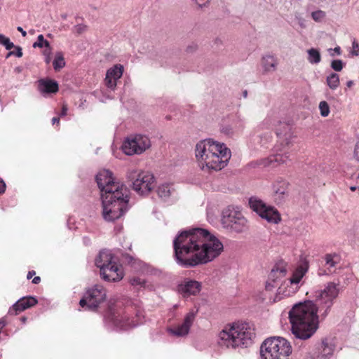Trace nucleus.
<instances>
[{"instance_id":"47","label":"nucleus","mask_w":359,"mask_h":359,"mask_svg":"<svg viewBox=\"0 0 359 359\" xmlns=\"http://www.w3.org/2000/svg\"><path fill=\"white\" fill-rule=\"evenodd\" d=\"M52 123H53V125L55 124V123L59 125V123H60V118H58V117H53L52 118Z\"/></svg>"},{"instance_id":"32","label":"nucleus","mask_w":359,"mask_h":359,"mask_svg":"<svg viewBox=\"0 0 359 359\" xmlns=\"http://www.w3.org/2000/svg\"><path fill=\"white\" fill-rule=\"evenodd\" d=\"M33 46L35 47H46V48H50V43L46 40L42 34H40L38 36L37 41H36Z\"/></svg>"},{"instance_id":"2","label":"nucleus","mask_w":359,"mask_h":359,"mask_svg":"<svg viewBox=\"0 0 359 359\" xmlns=\"http://www.w3.org/2000/svg\"><path fill=\"white\" fill-rule=\"evenodd\" d=\"M96 182L101 191L103 217L107 221L120 218L128 210L129 189L116 181L108 170L100 171L96 175Z\"/></svg>"},{"instance_id":"52","label":"nucleus","mask_w":359,"mask_h":359,"mask_svg":"<svg viewBox=\"0 0 359 359\" xmlns=\"http://www.w3.org/2000/svg\"><path fill=\"white\" fill-rule=\"evenodd\" d=\"M49 50H50V51L51 52V48H50H50H46V49L44 50V55H46V56H47V55H48V51H49Z\"/></svg>"},{"instance_id":"23","label":"nucleus","mask_w":359,"mask_h":359,"mask_svg":"<svg viewBox=\"0 0 359 359\" xmlns=\"http://www.w3.org/2000/svg\"><path fill=\"white\" fill-rule=\"evenodd\" d=\"M287 264L284 262L277 263L269 274V280L276 283L278 279L285 277L287 272Z\"/></svg>"},{"instance_id":"12","label":"nucleus","mask_w":359,"mask_h":359,"mask_svg":"<svg viewBox=\"0 0 359 359\" xmlns=\"http://www.w3.org/2000/svg\"><path fill=\"white\" fill-rule=\"evenodd\" d=\"M222 223L225 228L236 233L248 229V221L242 212L232 206H229L222 212Z\"/></svg>"},{"instance_id":"51","label":"nucleus","mask_w":359,"mask_h":359,"mask_svg":"<svg viewBox=\"0 0 359 359\" xmlns=\"http://www.w3.org/2000/svg\"><path fill=\"white\" fill-rule=\"evenodd\" d=\"M354 84L353 81H348L347 83H346V86L347 88H351L353 86V85Z\"/></svg>"},{"instance_id":"30","label":"nucleus","mask_w":359,"mask_h":359,"mask_svg":"<svg viewBox=\"0 0 359 359\" xmlns=\"http://www.w3.org/2000/svg\"><path fill=\"white\" fill-rule=\"evenodd\" d=\"M53 65L55 71H59L65 67V62L62 53L58 52L56 53Z\"/></svg>"},{"instance_id":"39","label":"nucleus","mask_w":359,"mask_h":359,"mask_svg":"<svg viewBox=\"0 0 359 359\" xmlns=\"http://www.w3.org/2000/svg\"><path fill=\"white\" fill-rule=\"evenodd\" d=\"M11 55H15L18 57H21L22 56V52L21 48L17 47L15 50L9 52L7 55V57Z\"/></svg>"},{"instance_id":"48","label":"nucleus","mask_w":359,"mask_h":359,"mask_svg":"<svg viewBox=\"0 0 359 359\" xmlns=\"http://www.w3.org/2000/svg\"><path fill=\"white\" fill-rule=\"evenodd\" d=\"M17 29H18V31H19L22 33V35L23 36H25L27 35V32L25 30H23V29L21 27H18L17 28Z\"/></svg>"},{"instance_id":"54","label":"nucleus","mask_w":359,"mask_h":359,"mask_svg":"<svg viewBox=\"0 0 359 359\" xmlns=\"http://www.w3.org/2000/svg\"><path fill=\"white\" fill-rule=\"evenodd\" d=\"M351 190L353 191H355L356 190V187H351Z\"/></svg>"},{"instance_id":"13","label":"nucleus","mask_w":359,"mask_h":359,"mask_svg":"<svg viewBox=\"0 0 359 359\" xmlns=\"http://www.w3.org/2000/svg\"><path fill=\"white\" fill-rule=\"evenodd\" d=\"M106 297L107 292L104 287L100 285H95L86 290L79 302V305L85 309L95 311L105 301Z\"/></svg>"},{"instance_id":"25","label":"nucleus","mask_w":359,"mask_h":359,"mask_svg":"<svg viewBox=\"0 0 359 359\" xmlns=\"http://www.w3.org/2000/svg\"><path fill=\"white\" fill-rule=\"evenodd\" d=\"M39 89L42 93H56L58 90V83L52 79H40L39 81Z\"/></svg>"},{"instance_id":"11","label":"nucleus","mask_w":359,"mask_h":359,"mask_svg":"<svg viewBox=\"0 0 359 359\" xmlns=\"http://www.w3.org/2000/svg\"><path fill=\"white\" fill-rule=\"evenodd\" d=\"M128 178L133 184V189L140 195H147L154 188V176L145 171L132 170L128 173Z\"/></svg>"},{"instance_id":"37","label":"nucleus","mask_w":359,"mask_h":359,"mask_svg":"<svg viewBox=\"0 0 359 359\" xmlns=\"http://www.w3.org/2000/svg\"><path fill=\"white\" fill-rule=\"evenodd\" d=\"M352 50L351 53L354 56L359 55V43L355 39H353L352 42Z\"/></svg>"},{"instance_id":"31","label":"nucleus","mask_w":359,"mask_h":359,"mask_svg":"<svg viewBox=\"0 0 359 359\" xmlns=\"http://www.w3.org/2000/svg\"><path fill=\"white\" fill-rule=\"evenodd\" d=\"M334 351V346L331 344H329L326 341H323L322 342V351L321 355L323 357H328L332 355Z\"/></svg>"},{"instance_id":"5","label":"nucleus","mask_w":359,"mask_h":359,"mask_svg":"<svg viewBox=\"0 0 359 359\" xmlns=\"http://www.w3.org/2000/svg\"><path fill=\"white\" fill-rule=\"evenodd\" d=\"M109 316L115 325L123 330L135 327L144 321V311L138 302L129 299L109 302Z\"/></svg>"},{"instance_id":"35","label":"nucleus","mask_w":359,"mask_h":359,"mask_svg":"<svg viewBox=\"0 0 359 359\" xmlns=\"http://www.w3.org/2000/svg\"><path fill=\"white\" fill-rule=\"evenodd\" d=\"M312 18L316 21L320 22L325 17V13L323 11H316L311 13Z\"/></svg>"},{"instance_id":"17","label":"nucleus","mask_w":359,"mask_h":359,"mask_svg":"<svg viewBox=\"0 0 359 359\" xmlns=\"http://www.w3.org/2000/svg\"><path fill=\"white\" fill-rule=\"evenodd\" d=\"M38 300L32 296H26L17 301L8 310V314L17 316L25 310L34 306Z\"/></svg>"},{"instance_id":"50","label":"nucleus","mask_w":359,"mask_h":359,"mask_svg":"<svg viewBox=\"0 0 359 359\" xmlns=\"http://www.w3.org/2000/svg\"><path fill=\"white\" fill-rule=\"evenodd\" d=\"M45 61H46V63H49L50 61V50L48 51V55H47L46 57Z\"/></svg>"},{"instance_id":"19","label":"nucleus","mask_w":359,"mask_h":359,"mask_svg":"<svg viewBox=\"0 0 359 359\" xmlns=\"http://www.w3.org/2000/svg\"><path fill=\"white\" fill-rule=\"evenodd\" d=\"M123 72V67L121 65H114L108 69L104 79L106 86L111 89H114L116 86V81L122 76Z\"/></svg>"},{"instance_id":"28","label":"nucleus","mask_w":359,"mask_h":359,"mask_svg":"<svg viewBox=\"0 0 359 359\" xmlns=\"http://www.w3.org/2000/svg\"><path fill=\"white\" fill-rule=\"evenodd\" d=\"M172 191L171 184H163L158 186L157 189V194L161 198H166L170 196Z\"/></svg>"},{"instance_id":"29","label":"nucleus","mask_w":359,"mask_h":359,"mask_svg":"<svg viewBox=\"0 0 359 359\" xmlns=\"http://www.w3.org/2000/svg\"><path fill=\"white\" fill-rule=\"evenodd\" d=\"M326 82L332 90H336L340 83L339 76L336 73H332L327 77Z\"/></svg>"},{"instance_id":"8","label":"nucleus","mask_w":359,"mask_h":359,"mask_svg":"<svg viewBox=\"0 0 359 359\" xmlns=\"http://www.w3.org/2000/svg\"><path fill=\"white\" fill-rule=\"evenodd\" d=\"M260 353L262 359H289L292 346L283 337H270L262 343Z\"/></svg>"},{"instance_id":"27","label":"nucleus","mask_w":359,"mask_h":359,"mask_svg":"<svg viewBox=\"0 0 359 359\" xmlns=\"http://www.w3.org/2000/svg\"><path fill=\"white\" fill-rule=\"evenodd\" d=\"M308 61L311 64H318L321 60L320 53L318 50L316 48H310L307 50Z\"/></svg>"},{"instance_id":"46","label":"nucleus","mask_w":359,"mask_h":359,"mask_svg":"<svg viewBox=\"0 0 359 359\" xmlns=\"http://www.w3.org/2000/svg\"><path fill=\"white\" fill-rule=\"evenodd\" d=\"M41 282V278L39 276H35L32 280V283L39 284Z\"/></svg>"},{"instance_id":"18","label":"nucleus","mask_w":359,"mask_h":359,"mask_svg":"<svg viewBox=\"0 0 359 359\" xmlns=\"http://www.w3.org/2000/svg\"><path fill=\"white\" fill-rule=\"evenodd\" d=\"M201 290L200 282L194 280H184L178 285L179 292L184 297L196 295Z\"/></svg>"},{"instance_id":"34","label":"nucleus","mask_w":359,"mask_h":359,"mask_svg":"<svg viewBox=\"0 0 359 359\" xmlns=\"http://www.w3.org/2000/svg\"><path fill=\"white\" fill-rule=\"evenodd\" d=\"M0 44L4 45L7 50H11L14 47L13 43L11 42L8 37L1 34H0Z\"/></svg>"},{"instance_id":"45","label":"nucleus","mask_w":359,"mask_h":359,"mask_svg":"<svg viewBox=\"0 0 359 359\" xmlns=\"http://www.w3.org/2000/svg\"><path fill=\"white\" fill-rule=\"evenodd\" d=\"M36 274V271H29L27 275V279H31L34 275Z\"/></svg>"},{"instance_id":"20","label":"nucleus","mask_w":359,"mask_h":359,"mask_svg":"<svg viewBox=\"0 0 359 359\" xmlns=\"http://www.w3.org/2000/svg\"><path fill=\"white\" fill-rule=\"evenodd\" d=\"M290 282L287 279L284 280L278 288L277 292L273 299V302H276L283 298L289 297L294 294L299 290L297 286L290 284Z\"/></svg>"},{"instance_id":"22","label":"nucleus","mask_w":359,"mask_h":359,"mask_svg":"<svg viewBox=\"0 0 359 359\" xmlns=\"http://www.w3.org/2000/svg\"><path fill=\"white\" fill-rule=\"evenodd\" d=\"M289 182L281 177L278 178L272 186L273 193L276 199H282L287 195Z\"/></svg>"},{"instance_id":"3","label":"nucleus","mask_w":359,"mask_h":359,"mask_svg":"<svg viewBox=\"0 0 359 359\" xmlns=\"http://www.w3.org/2000/svg\"><path fill=\"white\" fill-rule=\"evenodd\" d=\"M195 156L198 167L205 172H217L224 168L231 158V150L224 144L211 139L196 145Z\"/></svg>"},{"instance_id":"14","label":"nucleus","mask_w":359,"mask_h":359,"mask_svg":"<svg viewBox=\"0 0 359 359\" xmlns=\"http://www.w3.org/2000/svg\"><path fill=\"white\" fill-rule=\"evenodd\" d=\"M249 205L253 211L268 222L276 224L281 221V215L278 210L273 206L266 205L262 201L250 198Z\"/></svg>"},{"instance_id":"6","label":"nucleus","mask_w":359,"mask_h":359,"mask_svg":"<svg viewBox=\"0 0 359 359\" xmlns=\"http://www.w3.org/2000/svg\"><path fill=\"white\" fill-rule=\"evenodd\" d=\"M255 337L254 326L249 323L238 322L226 325L218 334V343L227 348L248 346Z\"/></svg>"},{"instance_id":"38","label":"nucleus","mask_w":359,"mask_h":359,"mask_svg":"<svg viewBox=\"0 0 359 359\" xmlns=\"http://www.w3.org/2000/svg\"><path fill=\"white\" fill-rule=\"evenodd\" d=\"M74 29L77 34H80L86 31L87 26L83 24H79L74 27Z\"/></svg>"},{"instance_id":"40","label":"nucleus","mask_w":359,"mask_h":359,"mask_svg":"<svg viewBox=\"0 0 359 359\" xmlns=\"http://www.w3.org/2000/svg\"><path fill=\"white\" fill-rule=\"evenodd\" d=\"M276 287V283H273L272 280H270L268 278V280L266 283L265 289L266 291H271Z\"/></svg>"},{"instance_id":"49","label":"nucleus","mask_w":359,"mask_h":359,"mask_svg":"<svg viewBox=\"0 0 359 359\" xmlns=\"http://www.w3.org/2000/svg\"><path fill=\"white\" fill-rule=\"evenodd\" d=\"M334 51L337 54V55H340L341 54V48L339 46H337V47H335L334 49Z\"/></svg>"},{"instance_id":"21","label":"nucleus","mask_w":359,"mask_h":359,"mask_svg":"<svg viewBox=\"0 0 359 359\" xmlns=\"http://www.w3.org/2000/svg\"><path fill=\"white\" fill-rule=\"evenodd\" d=\"M325 264L323 268L319 269L318 274L319 276L330 275L335 271L336 265L338 263V257L335 254H327L325 257Z\"/></svg>"},{"instance_id":"43","label":"nucleus","mask_w":359,"mask_h":359,"mask_svg":"<svg viewBox=\"0 0 359 359\" xmlns=\"http://www.w3.org/2000/svg\"><path fill=\"white\" fill-rule=\"evenodd\" d=\"M354 155L357 161H359V142L355 144Z\"/></svg>"},{"instance_id":"9","label":"nucleus","mask_w":359,"mask_h":359,"mask_svg":"<svg viewBox=\"0 0 359 359\" xmlns=\"http://www.w3.org/2000/svg\"><path fill=\"white\" fill-rule=\"evenodd\" d=\"M103 279L107 281H118L123 277L122 266L117 264L114 257L109 250H102L95 259Z\"/></svg>"},{"instance_id":"4","label":"nucleus","mask_w":359,"mask_h":359,"mask_svg":"<svg viewBox=\"0 0 359 359\" xmlns=\"http://www.w3.org/2000/svg\"><path fill=\"white\" fill-rule=\"evenodd\" d=\"M318 312L313 301L294 305L288 313L292 333L301 339L310 338L318 329Z\"/></svg>"},{"instance_id":"1","label":"nucleus","mask_w":359,"mask_h":359,"mask_svg":"<svg viewBox=\"0 0 359 359\" xmlns=\"http://www.w3.org/2000/svg\"><path fill=\"white\" fill-rule=\"evenodd\" d=\"M177 263L185 268L205 264L214 260L224 249L222 243L203 229L182 231L173 241Z\"/></svg>"},{"instance_id":"15","label":"nucleus","mask_w":359,"mask_h":359,"mask_svg":"<svg viewBox=\"0 0 359 359\" xmlns=\"http://www.w3.org/2000/svg\"><path fill=\"white\" fill-rule=\"evenodd\" d=\"M151 146L147 136L134 135L128 137L122 145L123 151L127 155L140 154Z\"/></svg>"},{"instance_id":"26","label":"nucleus","mask_w":359,"mask_h":359,"mask_svg":"<svg viewBox=\"0 0 359 359\" xmlns=\"http://www.w3.org/2000/svg\"><path fill=\"white\" fill-rule=\"evenodd\" d=\"M262 65L265 72H273L276 69L277 60L271 55L263 57Z\"/></svg>"},{"instance_id":"41","label":"nucleus","mask_w":359,"mask_h":359,"mask_svg":"<svg viewBox=\"0 0 359 359\" xmlns=\"http://www.w3.org/2000/svg\"><path fill=\"white\" fill-rule=\"evenodd\" d=\"M130 283L133 285H142L144 282L140 278L134 277L130 279Z\"/></svg>"},{"instance_id":"10","label":"nucleus","mask_w":359,"mask_h":359,"mask_svg":"<svg viewBox=\"0 0 359 359\" xmlns=\"http://www.w3.org/2000/svg\"><path fill=\"white\" fill-rule=\"evenodd\" d=\"M339 294V285L333 282L328 283L323 290L316 292L315 304L322 316H327Z\"/></svg>"},{"instance_id":"24","label":"nucleus","mask_w":359,"mask_h":359,"mask_svg":"<svg viewBox=\"0 0 359 359\" xmlns=\"http://www.w3.org/2000/svg\"><path fill=\"white\" fill-rule=\"evenodd\" d=\"M308 270L307 265L299 266L292 273V276L287 279L293 286H297V288L299 290L300 282L303 277L305 276Z\"/></svg>"},{"instance_id":"16","label":"nucleus","mask_w":359,"mask_h":359,"mask_svg":"<svg viewBox=\"0 0 359 359\" xmlns=\"http://www.w3.org/2000/svg\"><path fill=\"white\" fill-rule=\"evenodd\" d=\"M196 315L194 312L188 313L182 322V324L177 325L173 327H169L168 329V332L177 337H184L187 335L189 332V330L191 326L192 325Z\"/></svg>"},{"instance_id":"33","label":"nucleus","mask_w":359,"mask_h":359,"mask_svg":"<svg viewBox=\"0 0 359 359\" xmlns=\"http://www.w3.org/2000/svg\"><path fill=\"white\" fill-rule=\"evenodd\" d=\"M319 109L320 111V115L323 117L327 116L330 114V107L325 101H321L320 102Z\"/></svg>"},{"instance_id":"53","label":"nucleus","mask_w":359,"mask_h":359,"mask_svg":"<svg viewBox=\"0 0 359 359\" xmlns=\"http://www.w3.org/2000/svg\"><path fill=\"white\" fill-rule=\"evenodd\" d=\"M20 320H21L22 323H25L26 322V320H27V318H26V317H25V316L21 317V318H20Z\"/></svg>"},{"instance_id":"42","label":"nucleus","mask_w":359,"mask_h":359,"mask_svg":"<svg viewBox=\"0 0 359 359\" xmlns=\"http://www.w3.org/2000/svg\"><path fill=\"white\" fill-rule=\"evenodd\" d=\"M67 110H68V108H67V104H62V109H61V112L60 114V116H65L67 115Z\"/></svg>"},{"instance_id":"7","label":"nucleus","mask_w":359,"mask_h":359,"mask_svg":"<svg viewBox=\"0 0 359 359\" xmlns=\"http://www.w3.org/2000/svg\"><path fill=\"white\" fill-rule=\"evenodd\" d=\"M280 128H276V135L279 140L273 148V154L263 160L264 166H276L287 162L290 157V149L292 146L290 126L285 123H280Z\"/></svg>"},{"instance_id":"55","label":"nucleus","mask_w":359,"mask_h":359,"mask_svg":"<svg viewBox=\"0 0 359 359\" xmlns=\"http://www.w3.org/2000/svg\"><path fill=\"white\" fill-rule=\"evenodd\" d=\"M244 96H245V97H246V96H247V92H246V91H245V92H244Z\"/></svg>"},{"instance_id":"36","label":"nucleus","mask_w":359,"mask_h":359,"mask_svg":"<svg viewBox=\"0 0 359 359\" xmlns=\"http://www.w3.org/2000/svg\"><path fill=\"white\" fill-rule=\"evenodd\" d=\"M331 67L334 71L340 72L344 67V64L341 60H334L331 62Z\"/></svg>"},{"instance_id":"44","label":"nucleus","mask_w":359,"mask_h":359,"mask_svg":"<svg viewBox=\"0 0 359 359\" xmlns=\"http://www.w3.org/2000/svg\"><path fill=\"white\" fill-rule=\"evenodd\" d=\"M6 190V184L5 182L0 179V194L4 193Z\"/></svg>"}]
</instances>
